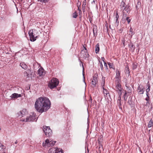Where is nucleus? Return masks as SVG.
Here are the masks:
<instances>
[{
  "mask_svg": "<svg viewBox=\"0 0 153 153\" xmlns=\"http://www.w3.org/2000/svg\"><path fill=\"white\" fill-rule=\"evenodd\" d=\"M51 105V102L48 98L41 97L36 100L34 106L38 112L42 113L48 110L50 108Z\"/></svg>",
  "mask_w": 153,
  "mask_h": 153,
  "instance_id": "1",
  "label": "nucleus"
},
{
  "mask_svg": "<svg viewBox=\"0 0 153 153\" xmlns=\"http://www.w3.org/2000/svg\"><path fill=\"white\" fill-rule=\"evenodd\" d=\"M58 79L56 78H53L48 83V86L51 89H53L56 87L59 83Z\"/></svg>",
  "mask_w": 153,
  "mask_h": 153,
  "instance_id": "2",
  "label": "nucleus"
},
{
  "mask_svg": "<svg viewBox=\"0 0 153 153\" xmlns=\"http://www.w3.org/2000/svg\"><path fill=\"white\" fill-rule=\"evenodd\" d=\"M43 130L45 136L48 137H49L52 135V132L49 127L43 126Z\"/></svg>",
  "mask_w": 153,
  "mask_h": 153,
  "instance_id": "3",
  "label": "nucleus"
},
{
  "mask_svg": "<svg viewBox=\"0 0 153 153\" xmlns=\"http://www.w3.org/2000/svg\"><path fill=\"white\" fill-rule=\"evenodd\" d=\"M32 116L30 115L29 117L27 116L26 119L22 118L21 119V120L22 122H30L32 121L35 120L36 117L35 115L33 114Z\"/></svg>",
  "mask_w": 153,
  "mask_h": 153,
  "instance_id": "4",
  "label": "nucleus"
},
{
  "mask_svg": "<svg viewBox=\"0 0 153 153\" xmlns=\"http://www.w3.org/2000/svg\"><path fill=\"white\" fill-rule=\"evenodd\" d=\"M81 56L85 58H88L89 56L87 49L84 45H83V48L81 50Z\"/></svg>",
  "mask_w": 153,
  "mask_h": 153,
  "instance_id": "5",
  "label": "nucleus"
},
{
  "mask_svg": "<svg viewBox=\"0 0 153 153\" xmlns=\"http://www.w3.org/2000/svg\"><path fill=\"white\" fill-rule=\"evenodd\" d=\"M49 153H63L62 149L60 148H52L49 150Z\"/></svg>",
  "mask_w": 153,
  "mask_h": 153,
  "instance_id": "6",
  "label": "nucleus"
},
{
  "mask_svg": "<svg viewBox=\"0 0 153 153\" xmlns=\"http://www.w3.org/2000/svg\"><path fill=\"white\" fill-rule=\"evenodd\" d=\"M27 114V111L26 109L25 108L23 109L17 113V117H23L26 116Z\"/></svg>",
  "mask_w": 153,
  "mask_h": 153,
  "instance_id": "7",
  "label": "nucleus"
},
{
  "mask_svg": "<svg viewBox=\"0 0 153 153\" xmlns=\"http://www.w3.org/2000/svg\"><path fill=\"white\" fill-rule=\"evenodd\" d=\"M115 90L118 94L120 95L121 94V93H122V92H123V91L121 84H115Z\"/></svg>",
  "mask_w": 153,
  "mask_h": 153,
  "instance_id": "8",
  "label": "nucleus"
},
{
  "mask_svg": "<svg viewBox=\"0 0 153 153\" xmlns=\"http://www.w3.org/2000/svg\"><path fill=\"white\" fill-rule=\"evenodd\" d=\"M28 34L30 38V40L31 41L34 42L36 40L33 30H30L29 31Z\"/></svg>",
  "mask_w": 153,
  "mask_h": 153,
  "instance_id": "9",
  "label": "nucleus"
},
{
  "mask_svg": "<svg viewBox=\"0 0 153 153\" xmlns=\"http://www.w3.org/2000/svg\"><path fill=\"white\" fill-rule=\"evenodd\" d=\"M98 82V79L97 77L95 76H93L91 82V84L92 85V86L93 87H95L96 86V84Z\"/></svg>",
  "mask_w": 153,
  "mask_h": 153,
  "instance_id": "10",
  "label": "nucleus"
},
{
  "mask_svg": "<svg viewBox=\"0 0 153 153\" xmlns=\"http://www.w3.org/2000/svg\"><path fill=\"white\" fill-rule=\"evenodd\" d=\"M33 33L34 34V36H35V38L36 39L38 36H39L40 34L41 33V32L39 30L33 29Z\"/></svg>",
  "mask_w": 153,
  "mask_h": 153,
  "instance_id": "11",
  "label": "nucleus"
},
{
  "mask_svg": "<svg viewBox=\"0 0 153 153\" xmlns=\"http://www.w3.org/2000/svg\"><path fill=\"white\" fill-rule=\"evenodd\" d=\"M6 147L2 143H0V153H5Z\"/></svg>",
  "mask_w": 153,
  "mask_h": 153,
  "instance_id": "12",
  "label": "nucleus"
},
{
  "mask_svg": "<svg viewBox=\"0 0 153 153\" xmlns=\"http://www.w3.org/2000/svg\"><path fill=\"white\" fill-rule=\"evenodd\" d=\"M50 141L48 139H46L45 142L43 143L42 145L43 147H50Z\"/></svg>",
  "mask_w": 153,
  "mask_h": 153,
  "instance_id": "13",
  "label": "nucleus"
},
{
  "mask_svg": "<svg viewBox=\"0 0 153 153\" xmlns=\"http://www.w3.org/2000/svg\"><path fill=\"white\" fill-rule=\"evenodd\" d=\"M137 90L138 91V92L139 94H143L144 93L145 91V88L143 87L142 88H141L140 85H139L137 88Z\"/></svg>",
  "mask_w": 153,
  "mask_h": 153,
  "instance_id": "14",
  "label": "nucleus"
},
{
  "mask_svg": "<svg viewBox=\"0 0 153 153\" xmlns=\"http://www.w3.org/2000/svg\"><path fill=\"white\" fill-rule=\"evenodd\" d=\"M123 18L124 19H126L128 24H129L131 21V19H129V17L127 16V14L126 13H125V12H123Z\"/></svg>",
  "mask_w": 153,
  "mask_h": 153,
  "instance_id": "15",
  "label": "nucleus"
},
{
  "mask_svg": "<svg viewBox=\"0 0 153 153\" xmlns=\"http://www.w3.org/2000/svg\"><path fill=\"white\" fill-rule=\"evenodd\" d=\"M123 12H125V13H126V12L127 13H129L130 11L129 6L128 5H126L125 7L123 9Z\"/></svg>",
  "mask_w": 153,
  "mask_h": 153,
  "instance_id": "16",
  "label": "nucleus"
},
{
  "mask_svg": "<svg viewBox=\"0 0 153 153\" xmlns=\"http://www.w3.org/2000/svg\"><path fill=\"white\" fill-rule=\"evenodd\" d=\"M24 76L26 78H28L30 77L31 73V71L30 69H28L24 73Z\"/></svg>",
  "mask_w": 153,
  "mask_h": 153,
  "instance_id": "17",
  "label": "nucleus"
},
{
  "mask_svg": "<svg viewBox=\"0 0 153 153\" xmlns=\"http://www.w3.org/2000/svg\"><path fill=\"white\" fill-rule=\"evenodd\" d=\"M21 97V94H19L16 93L13 94L10 96L11 99Z\"/></svg>",
  "mask_w": 153,
  "mask_h": 153,
  "instance_id": "18",
  "label": "nucleus"
},
{
  "mask_svg": "<svg viewBox=\"0 0 153 153\" xmlns=\"http://www.w3.org/2000/svg\"><path fill=\"white\" fill-rule=\"evenodd\" d=\"M44 70L42 68L40 67L38 71V74L39 76H40L43 75L44 73Z\"/></svg>",
  "mask_w": 153,
  "mask_h": 153,
  "instance_id": "19",
  "label": "nucleus"
},
{
  "mask_svg": "<svg viewBox=\"0 0 153 153\" xmlns=\"http://www.w3.org/2000/svg\"><path fill=\"white\" fill-rule=\"evenodd\" d=\"M114 16H115V18L116 19L115 22L116 23H118L119 22L118 21V19L119 18V16L118 15L117 11L116 13L114 12Z\"/></svg>",
  "mask_w": 153,
  "mask_h": 153,
  "instance_id": "20",
  "label": "nucleus"
},
{
  "mask_svg": "<svg viewBox=\"0 0 153 153\" xmlns=\"http://www.w3.org/2000/svg\"><path fill=\"white\" fill-rule=\"evenodd\" d=\"M116 75L115 78H121L120 76V71L119 70L117 69L116 70Z\"/></svg>",
  "mask_w": 153,
  "mask_h": 153,
  "instance_id": "21",
  "label": "nucleus"
},
{
  "mask_svg": "<svg viewBox=\"0 0 153 153\" xmlns=\"http://www.w3.org/2000/svg\"><path fill=\"white\" fill-rule=\"evenodd\" d=\"M97 29L96 26H94L93 27V32L94 36H96L97 34Z\"/></svg>",
  "mask_w": 153,
  "mask_h": 153,
  "instance_id": "22",
  "label": "nucleus"
},
{
  "mask_svg": "<svg viewBox=\"0 0 153 153\" xmlns=\"http://www.w3.org/2000/svg\"><path fill=\"white\" fill-rule=\"evenodd\" d=\"M129 31L130 33L129 34V35L130 36V37L131 38L132 36L134 34V32L133 31V29L131 27H130Z\"/></svg>",
  "mask_w": 153,
  "mask_h": 153,
  "instance_id": "23",
  "label": "nucleus"
},
{
  "mask_svg": "<svg viewBox=\"0 0 153 153\" xmlns=\"http://www.w3.org/2000/svg\"><path fill=\"white\" fill-rule=\"evenodd\" d=\"M20 66L24 69H26L27 68V65L24 62L21 63L20 64Z\"/></svg>",
  "mask_w": 153,
  "mask_h": 153,
  "instance_id": "24",
  "label": "nucleus"
},
{
  "mask_svg": "<svg viewBox=\"0 0 153 153\" xmlns=\"http://www.w3.org/2000/svg\"><path fill=\"white\" fill-rule=\"evenodd\" d=\"M100 51V45L99 43H97L95 46V53H98Z\"/></svg>",
  "mask_w": 153,
  "mask_h": 153,
  "instance_id": "25",
  "label": "nucleus"
},
{
  "mask_svg": "<svg viewBox=\"0 0 153 153\" xmlns=\"http://www.w3.org/2000/svg\"><path fill=\"white\" fill-rule=\"evenodd\" d=\"M126 6L125 3L123 1H122L120 4V7L121 10H123L125 7Z\"/></svg>",
  "mask_w": 153,
  "mask_h": 153,
  "instance_id": "26",
  "label": "nucleus"
},
{
  "mask_svg": "<svg viewBox=\"0 0 153 153\" xmlns=\"http://www.w3.org/2000/svg\"><path fill=\"white\" fill-rule=\"evenodd\" d=\"M125 72L126 74H129L130 73V71L129 69V68L128 65H126L125 68Z\"/></svg>",
  "mask_w": 153,
  "mask_h": 153,
  "instance_id": "27",
  "label": "nucleus"
},
{
  "mask_svg": "<svg viewBox=\"0 0 153 153\" xmlns=\"http://www.w3.org/2000/svg\"><path fill=\"white\" fill-rule=\"evenodd\" d=\"M147 85L148 88L146 89V93L149 92L150 91L151 86L149 81L147 83Z\"/></svg>",
  "mask_w": 153,
  "mask_h": 153,
  "instance_id": "28",
  "label": "nucleus"
},
{
  "mask_svg": "<svg viewBox=\"0 0 153 153\" xmlns=\"http://www.w3.org/2000/svg\"><path fill=\"white\" fill-rule=\"evenodd\" d=\"M121 78H115V84H120Z\"/></svg>",
  "mask_w": 153,
  "mask_h": 153,
  "instance_id": "29",
  "label": "nucleus"
},
{
  "mask_svg": "<svg viewBox=\"0 0 153 153\" xmlns=\"http://www.w3.org/2000/svg\"><path fill=\"white\" fill-rule=\"evenodd\" d=\"M122 93H121V94H118L119 95L118 97V100L117 101V103L119 105H121V95H122Z\"/></svg>",
  "mask_w": 153,
  "mask_h": 153,
  "instance_id": "30",
  "label": "nucleus"
},
{
  "mask_svg": "<svg viewBox=\"0 0 153 153\" xmlns=\"http://www.w3.org/2000/svg\"><path fill=\"white\" fill-rule=\"evenodd\" d=\"M103 94H104V95L105 96H107L108 95H109V93L108 92V91L105 89L104 88H103Z\"/></svg>",
  "mask_w": 153,
  "mask_h": 153,
  "instance_id": "31",
  "label": "nucleus"
},
{
  "mask_svg": "<svg viewBox=\"0 0 153 153\" xmlns=\"http://www.w3.org/2000/svg\"><path fill=\"white\" fill-rule=\"evenodd\" d=\"M126 90L127 91V92H128V93H131V87H128L126 85Z\"/></svg>",
  "mask_w": 153,
  "mask_h": 153,
  "instance_id": "32",
  "label": "nucleus"
},
{
  "mask_svg": "<svg viewBox=\"0 0 153 153\" xmlns=\"http://www.w3.org/2000/svg\"><path fill=\"white\" fill-rule=\"evenodd\" d=\"M128 93V92H127L126 91H125V94L123 96L124 100L125 101H126L127 100V97H128V95H127Z\"/></svg>",
  "mask_w": 153,
  "mask_h": 153,
  "instance_id": "33",
  "label": "nucleus"
},
{
  "mask_svg": "<svg viewBox=\"0 0 153 153\" xmlns=\"http://www.w3.org/2000/svg\"><path fill=\"white\" fill-rule=\"evenodd\" d=\"M153 122L152 120H151L149 123L148 125V128H150L153 126Z\"/></svg>",
  "mask_w": 153,
  "mask_h": 153,
  "instance_id": "34",
  "label": "nucleus"
},
{
  "mask_svg": "<svg viewBox=\"0 0 153 153\" xmlns=\"http://www.w3.org/2000/svg\"><path fill=\"white\" fill-rule=\"evenodd\" d=\"M108 64L110 68H112L114 69H115V68H114V66L112 63H111L109 62L108 63Z\"/></svg>",
  "mask_w": 153,
  "mask_h": 153,
  "instance_id": "35",
  "label": "nucleus"
},
{
  "mask_svg": "<svg viewBox=\"0 0 153 153\" xmlns=\"http://www.w3.org/2000/svg\"><path fill=\"white\" fill-rule=\"evenodd\" d=\"M137 63L135 62L133 63L132 66V69L133 70H134L136 68L137 66Z\"/></svg>",
  "mask_w": 153,
  "mask_h": 153,
  "instance_id": "36",
  "label": "nucleus"
},
{
  "mask_svg": "<svg viewBox=\"0 0 153 153\" xmlns=\"http://www.w3.org/2000/svg\"><path fill=\"white\" fill-rule=\"evenodd\" d=\"M56 143V141H50V147L53 146Z\"/></svg>",
  "mask_w": 153,
  "mask_h": 153,
  "instance_id": "37",
  "label": "nucleus"
},
{
  "mask_svg": "<svg viewBox=\"0 0 153 153\" xmlns=\"http://www.w3.org/2000/svg\"><path fill=\"white\" fill-rule=\"evenodd\" d=\"M77 16V13L76 12L74 13L73 14V17L74 18H76Z\"/></svg>",
  "mask_w": 153,
  "mask_h": 153,
  "instance_id": "38",
  "label": "nucleus"
},
{
  "mask_svg": "<svg viewBox=\"0 0 153 153\" xmlns=\"http://www.w3.org/2000/svg\"><path fill=\"white\" fill-rule=\"evenodd\" d=\"M131 49L133 50V51H134V49H135V46L133 44H131V47H130Z\"/></svg>",
  "mask_w": 153,
  "mask_h": 153,
  "instance_id": "39",
  "label": "nucleus"
},
{
  "mask_svg": "<svg viewBox=\"0 0 153 153\" xmlns=\"http://www.w3.org/2000/svg\"><path fill=\"white\" fill-rule=\"evenodd\" d=\"M99 62H100V68L101 69V70H102L103 69V66L102 63V62H100V61H99Z\"/></svg>",
  "mask_w": 153,
  "mask_h": 153,
  "instance_id": "40",
  "label": "nucleus"
},
{
  "mask_svg": "<svg viewBox=\"0 0 153 153\" xmlns=\"http://www.w3.org/2000/svg\"><path fill=\"white\" fill-rule=\"evenodd\" d=\"M48 0H38V1H40L41 2H43L44 3H46L48 2Z\"/></svg>",
  "mask_w": 153,
  "mask_h": 153,
  "instance_id": "41",
  "label": "nucleus"
},
{
  "mask_svg": "<svg viewBox=\"0 0 153 153\" xmlns=\"http://www.w3.org/2000/svg\"><path fill=\"white\" fill-rule=\"evenodd\" d=\"M82 10L83 12H85V5H82Z\"/></svg>",
  "mask_w": 153,
  "mask_h": 153,
  "instance_id": "42",
  "label": "nucleus"
},
{
  "mask_svg": "<svg viewBox=\"0 0 153 153\" xmlns=\"http://www.w3.org/2000/svg\"><path fill=\"white\" fill-rule=\"evenodd\" d=\"M81 4L80 2L79 1H78V2L77 3V7H80Z\"/></svg>",
  "mask_w": 153,
  "mask_h": 153,
  "instance_id": "43",
  "label": "nucleus"
},
{
  "mask_svg": "<svg viewBox=\"0 0 153 153\" xmlns=\"http://www.w3.org/2000/svg\"><path fill=\"white\" fill-rule=\"evenodd\" d=\"M105 81H102L101 83V85L102 86V88H104V86H105Z\"/></svg>",
  "mask_w": 153,
  "mask_h": 153,
  "instance_id": "44",
  "label": "nucleus"
},
{
  "mask_svg": "<svg viewBox=\"0 0 153 153\" xmlns=\"http://www.w3.org/2000/svg\"><path fill=\"white\" fill-rule=\"evenodd\" d=\"M86 0H85L83 1V4H82V5H84V6L85 5H85H86Z\"/></svg>",
  "mask_w": 153,
  "mask_h": 153,
  "instance_id": "45",
  "label": "nucleus"
},
{
  "mask_svg": "<svg viewBox=\"0 0 153 153\" xmlns=\"http://www.w3.org/2000/svg\"><path fill=\"white\" fill-rule=\"evenodd\" d=\"M149 101H147L146 104V105L147 106H149Z\"/></svg>",
  "mask_w": 153,
  "mask_h": 153,
  "instance_id": "46",
  "label": "nucleus"
},
{
  "mask_svg": "<svg viewBox=\"0 0 153 153\" xmlns=\"http://www.w3.org/2000/svg\"><path fill=\"white\" fill-rule=\"evenodd\" d=\"M145 100L147 101H149V98L148 97H146L145 99Z\"/></svg>",
  "mask_w": 153,
  "mask_h": 153,
  "instance_id": "47",
  "label": "nucleus"
},
{
  "mask_svg": "<svg viewBox=\"0 0 153 153\" xmlns=\"http://www.w3.org/2000/svg\"><path fill=\"white\" fill-rule=\"evenodd\" d=\"M89 20L90 21V22L91 23L92 20V19L91 17H90L89 19Z\"/></svg>",
  "mask_w": 153,
  "mask_h": 153,
  "instance_id": "48",
  "label": "nucleus"
},
{
  "mask_svg": "<svg viewBox=\"0 0 153 153\" xmlns=\"http://www.w3.org/2000/svg\"><path fill=\"white\" fill-rule=\"evenodd\" d=\"M101 59L102 60V61L103 62H105V58L104 57H102L101 58Z\"/></svg>",
  "mask_w": 153,
  "mask_h": 153,
  "instance_id": "49",
  "label": "nucleus"
},
{
  "mask_svg": "<svg viewBox=\"0 0 153 153\" xmlns=\"http://www.w3.org/2000/svg\"><path fill=\"white\" fill-rule=\"evenodd\" d=\"M102 81H105V77H102Z\"/></svg>",
  "mask_w": 153,
  "mask_h": 153,
  "instance_id": "50",
  "label": "nucleus"
},
{
  "mask_svg": "<svg viewBox=\"0 0 153 153\" xmlns=\"http://www.w3.org/2000/svg\"><path fill=\"white\" fill-rule=\"evenodd\" d=\"M146 95L147 96V97H149V92L146 93Z\"/></svg>",
  "mask_w": 153,
  "mask_h": 153,
  "instance_id": "51",
  "label": "nucleus"
},
{
  "mask_svg": "<svg viewBox=\"0 0 153 153\" xmlns=\"http://www.w3.org/2000/svg\"><path fill=\"white\" fill-rule=\"evenodd\" d=\"M104 66L106 67H107V64H106V63L105 62H104Z\"/></svg>",
  "mask_w": 153,
  "mask_h": 153,
  "instance_id": "52",
  "label": "nucleus"
},
{
  "mask_svg": "<svg viewBox=\"0 0 153 153\" xmlns=\"http://www.w3.org/2000/svg\"><path fill=\"white\" fill-rule=\"evenodd\" d=\"M78 7V10H79V11H80L81 12H82L81 10L79 8L80 7Z\"/></svg>",
  "mask_w": 153,
  "mask_h": 153,
  "instance_id": "53",
  "label": "nucleus"
},
{
  "mask_svg": "<svg viewBox=\"0 0 153 153\" xmlns=\"http://www.w3.org/2000/svg\"><path fill=\"white\" fill-rule=\"evenodd\" d=\"M18 141H17V140H16V141L14 143L15 144H16L18 143Z\"/></svg>",
  "mask_w": 153,
  "mask_h": 153,
  "instance_id": "54",
  "label": "nucleus"
},
{
  "mask_svg": "<svg viewBox=\"0 0 153 153\" xmlns=\"http://www.w3.org/2000/svg\"><path fill=\"white\" fill-rule=\"evenodd\" d=\"M149 142H151V141L150 136L149 137Z\"/></svg>",
  "mask_w": 153,
  "mask_h": 153,
  "instance_id": "55",
  "label": "nucleus"
},
{
  "mask_svg": "<svg viewBox=\"0 0 153 153\" xmlns=\"http://www.w3.org/2000/svg\"><path fill=\"white\" fill-rule=\"evenodd\" d=\"M81 62V63H82V67H83V63H82V62Z\"/></svg>",
  "mask_w": 153,
  "mask_h": 153,
  "instance_id": "56",
  "label": "nucleus"
},
{
  "mask_svg": "<svg viewBox=\"0 0 153 153\" xmlns=\"http://www.w3.org/2000/svg\"><path fill=\"white\" fill-rule=\"evenodd\" d=\"M84 82H85V77H84Z\"/></svg>",
  "mask_w": 153,
  "mask_h": 153,
  "instance_id": "57",
  "label": "nucleus"
},
{
  "mask_svg": "<svg viewBox=\"0 0 153 153\" xmlns=\"http://www.w3.org/2000/svg\"><path fill=\"white\" fill-rule=\"evenodd\" d=\"M36 145V146H37V145H39V144H37Z\"/></svg>",
  "mask_w": 153,
  "mask_h": 153,
  "instance_id": "58",
  "label": "nucleus"
},
{
  "mask_svg": "<svg viewBox=\"0 0 153 153\" xmlns=\"http://www.w3.org/2000/svg\"><path fill=\"white\" fill-rule=\"evenodd\" d=\"M1 127H0V130H1Z\"/></svg>",
  "mask_w": 153,
  "mask_h": 153,
  "instance_id": "59",
  "label": "nucleus"
},
{
  "mask_svg": "<svg viewBox=\"0 0 153 153\" xmlns=\"http://www.w3.org/2000/svg\"><path fill=\"white\" fill-rule=\"evenodd\" d=\"M139 4V2H138V3H137V4Z\"/></svg>",
  "mask_w": 153,
  "mask_h": 153,
  "instance_id": "60",
  "label": "nucleus"
},
{
  "mask_svg": "<svg viewBox=\"0 0 153 153\" xmlns=\"http://www.w3.org/2000/svg\"><path fill=\"white\" fill-rule=\"evenodd\" d=\"M79 13H80L81 12H80V11H79Z\"/></svg>",
  "mask_w": 153,
  "mask_h": 153,
  "instance_id": "61",
  "label": "nucleus"
},
{
  "mask_svg": "<svg viewBox=\"0 0 153 153\" xmlns=\"http://www.w3.org/2000/svg\"><path fill=\"white\" fill-rule=\"evenodd\" d=\"M137 6H136V7L137 8Z\"/></svg>",
  "mask_w": 153,
  "mask_h": 153,
  "instance_id": "62",
  "label": "nucleus"
}]
</instances>
